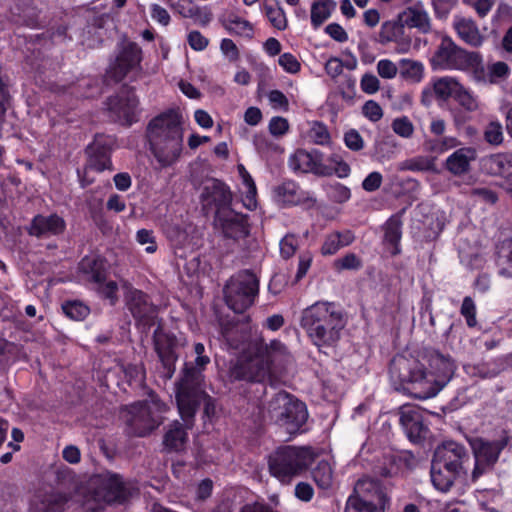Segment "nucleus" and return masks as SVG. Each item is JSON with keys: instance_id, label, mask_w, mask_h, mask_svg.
<instances>
[{"instance_id": "1", "label": "nucleus", "mask_w": 512, "mask_h": 512, "mask_svg": "<svg viewBox=\"0 0 512 512\" xmlns=\"http://www.w3.org/2000/svg\"><path fill=\"white\" fill-rule=\"evenodd\" d=\"M424 359L429 366L428 372L425 364L404 356L394 357L389 368L391 377L409 384L412 396L421 400L436 396L450 381L456 368L449 355L436 350L428 351Z\"/></svg>"}, {"instance_id": "2", "label": "nucleus", "mask_w": 512, "mask_h": 512, "mask_svg": "<svg viewBox=\"0 0 512 512\" xmlns=\"http://www.w3.org/2000/svg\"><path fill=\"white\" fill-rule=\"evenodd\" d=\"M346 324L343 309L334 302L317 301L301 312L300 326L319 350L335 347Z\"/></svg>"}, {"instance_id": "3", "label": "nucleus", "mask_w": 512, "mask_h": 512, "mask_svg": "<svg viewBox=\"0 0 512 512\" xmlns=\"http://www.w3.org/2000/svg\"><path fill=\"white\" fill-rule=\"evenodd\" d=\"M147 137L159 167L172 166L183 148L182 116L174 110L156 116L147 126Z\"/></svg>"}, {"instance_id": "4", "label": "nucleus", "mask_w": 512, "mask_h": 512, "mask_svg": "<svg viewBox=\"0 0 512 512\" xmlns=\"http://www.w3.org/2000/svg\"><path fill=\"white\" fill-rule=\"evenodd\" d=\"M203 375L199 370L186 365L182 377L177 383L176 401L179 413L188 428L193 426L195 412L204 402V413L211 417L215 414V404L202 388Z\"/></svg>"}, {"instance_id": "5", "label": "nucleus", "mask_w": 512, "mask_h": 512, "mask_svg": "<svg viewBox=\"0 0 512 512\" xmlns=\"http://www.w3.org/2000/svg\"><path fill=\"white\" fill-rule=\"evenodd\" d=\"M315 456L311 447L281 446L269 456V472L281 483L289 484L308 470Z\"/></svg>"}, {"instance_id": "6", "label": "nucleus", "mask_w": 512, "mask_h": 512, "mask_svg": "<svg viewBox=\"0 0 512 512\" xmlns=\"http://www.w3.org/2000/svg\"><path fill=\"white\" fill-rule=\"evenodd\" d=\"M267 413L290 435L299 433L308 419L306 405L285 391L277 392L269 400Z\"/></svg>"}, {"instance_id": "7", "label": "nucleus", "mask_w": 512, "mask_h": 512, "mask_svg": "<svg viewBox=\"0 0 512 512\" xmlns=\"http://www.w3.org/2000/svg\"><path fill=\"white\" fill-rule=\"evenodd\" d=\"M510 440L511 437L506 430L500 431L493 438L477 436L468 440L474 457L472 482H476L482 475L494 469Z\"/></svg>"}, {"instance_id": "8", "label": "nucleus", "mask_w": 512, "mask_h": 512, "mask_svg": "<svg viewBox=\"0 0 512 512\" xmlns=\"http://www.w3.org/2000/svg\"><path fill=\"white\" fill-rule=\"evenodd\" d=\"M271 354L263 345L255 344L231 363L229 376L235 381L263 382L270 375Z\"/></svg>"}, {"instance_id": "9", "label": "nucleus", "mask_w": 512, "mask_h": 512, "mask_svg": "<svg viewBox=\"0 0 512 512\" xmlns=\"http://www.w3.org/2000/svg\"><path fill=\"white\" fill-rule=\"evenodd\" d=\"M330 165L322 163V153L318 150H297L289 159L290 168L297 172L313 173L317 176L328 177L333 174L339 178L350 175V166L338 154H332L328 158Z\"/></svg>"}, {"instance_id": "10", "label": "nucleus", "mask_w": 512, "mask_h": 512, "mask_svg": "<svg viewBox=\"0 0 512 512\" xmlns=\"http://www.w3.org/2000/svg\"><path fill=\"white\" fill-rule=\"evenodd\" d=\"M167 409V405L154 394L149 400L132 404L126 417L130 433L138 437L148 435L162 423V414Z\"/></svg>"}, {"instance_id": "11", "label": "nucleus", "mask_w": 512, "mask_h": 512, "mask_svg": "<svg viewBox=\"0 0 512 512\" xmlns=\"http://www.w3.org/2000/svg\"><path fill=\"white\" fill-rule=\"evenodd\" d=\"M223 292L227 306L235 313H243L259 293V279L250 270L239 271L229 279Z\"/></svg>"}, {"instance_id": "12", "label": "nucleus", "mask_w": 512, "mask_h": 512, "mask_svg": "<svg viewBox=\"0 0 512 512\" xmlns=\"http://www.w3.org/2000/svg\"><path fill=\"white\" fill-rule=\"evenodd\" d=\"M432 62L442 69L478 70L482 67V57L478 52H468L457 46L452 39L444 37L438 46Z\"/></svg>"}, {"instance_id": "13", "label": "nucleus", "mask_w": 512, "mask_h": 512, "mask_svg": "<svg viewBox=\"0 0 512 512\" xmlns=\"http://www.w3.org/2000/svg\"><path fill=\"white\" fill-rule=\"evenodd\" d=\"M352 501L385 512L390 505L388 487L378 479L365 475L356 481L353 494L347 499V502Z\"/></svg>"}, {"instance_id": "14", "label": "nucleus", "mask_w": 512, "mask_h": 512, "mask_svg": "<svg viewBox=\"0 0 512 512\" xmlns=\"http://www.w3.org/2000/svg\"><path fill=\"white\" fill-rule=\"evenodd\" d=\"M139 100L132 87L123 86L107 99L110 118L121 125L130 126L138 121Z\"/></svg>"}, {"instance_id": "15", "label": "nucleus", "mask_w": 512, "mask_h": 512, "mask_svg": "<svg viewBox=\"0 0 512 512\" xmlns=\"http://www.w3.org/2000/svg\"><path fill=\"white\" fill-rule=\"evenodd\" d=\"M432 460L442 465L446 470L450 469L465 475L467 473L466 464L470 461V455L464 445L454 441H446L436 448Z\"/></svg>"}, {"instance_id": "16", "label": "nucleus", "mask_w": 512, "mask_h": 512, "mask_svg": "<svg viewBox=\"0 0 512 512\" xmlns=\"http://www.w3.org/2000/svg\"><path fill=\"white\" fill-rule=\"evenodd\" d=\"M154 346L161 362L162 371L160 373L165 379H171L175 373V364L178 359L176 349L178 347L177 338L168 333L157 329L154 332Z\"/></svg>"}, {"instance_id": "17", "label": "nucleus", "mask_w": 512, "mask_h": 512, "mask_svg": "<svg viewBox=\"0 0 512 512\" xmlns=\"http://www.w3.org/2000/svg\"><path fill=\"white\" fill-rule=\"evenodd\" d=\"M214 224L226 238L238 240L249 234L247 216L231 208L215 211Z\"/></svg>"}, {"instance_id": "18", "label": "nucleus", "mask_w": 512, "mask_h": 512, "mask_svg": "<svg viewBox=\"0 0 512 512\" xmlns=\"http://www.w3.org/2000/svg\"><path fill=\"white\" fill-rule=\"evenodd\" d=\"M97 495L107 503H122L130 496V489L126 487L119 475L106 473L98 477Z\"/></svg>"}, {"instance_id": "19", "label": "nucleus", "mask_w": 512, "mask_h": 512, "mask_svg": "<svg viewBox=\"0 0 512 512\" xmlns=\"http://www.w3.org/2000/svg\"><path fill=\"white\" fill-rule=\"evenodd\" d=\"M200 199L204 206H214L216 211H220L230 208L232 193L225 183L212 178L204 183Z\"/></svg>"}, {"instance_id": "20", "label": "nucleus", "mask_w": 512, "mask_h": 512, "mask_svg": "<svg viewBox=\"0 0 512 512\" xmlns=\"http://www.w3.org/2000/svg\"><path fill=\"white\" fill-rule=\"evenodd\" d=\"M126 305L133 317L144 325H150L156 316V306L141 290H130L126 296Z\"/></svg>"}, {"instance_id": "21", "label": "nucleus", "mask_w": 512, "mask_h": 512, "mask_svg": "<svg viewBox=\"0 0 512 512\" xmlns=\"http://www.w3.org/2000/svg\"><path fill=\"white\" fill-rule=\"evenodd\" d=\"M141 62V49L136 43L127 44L115 62L110 66L107 74L115 82L121 81L133 68Z\"/></svg>"}, {"instance_id": "22", "label": "nucleus", "mask_w": 512, "mask_h": 512, "mask_svg": "<svg viewBox=\"0 0 512 512\" xmlns=\"http://www.w3.org/2000/svg\"><path fill=\"white\" fill-rule=\"evenodd\" d=\"M399 421L411 442H419L425 438L427 427L423 423L420 410L414 406L404 405L399 409Z\"/></svg>"}, {"instance_id": "23", "label": "nucleus", "mask_w": 512, "mask_h": 512, "mask_svg": "<svg viewBox=\"0 0 512 512\" xmlns=\"http://www.w3.org/2000/svg\"><path fill=\"white\" fill-rule=\"evenodd\" d=\"M65 228L66 223L59 215L38 214L32 219L28 227V233L37 238H49L62 234Z\"/></svg>"}, {"instance_id": "24", "label": "nucleus", "mask_w": 512, "mask_h": 512, "mask_svg": "<svg viewBox=\"0 0 512 512\" xmlns=\"http://www.w3.org/2000/svg\"><path fill=\"white\" fill-rule=\"evenodd\" d=\"M86 152L88 154V160L85 166L86 174L91 170L96 172L112 170L110 149L106 140L96 138L94 142L87 147Z\"/></svg>"}, {"instance_id": "25", "label": "nucleus", "mask_w": 512, "mask_h": 512, "mask_svg": "<svg viewBox=\"0 0 512 512\" xmlns=\"http://www.w3.org/2000/svg\"><path fill=\"white\" fill-rule=\"evenodd\" d=\"M274 200L283 206L299 205L309 199L306 192L300 189L299 185L286 180L273 188Z\"/></svg>"}, {"instance_id": "26", "label": "nucleus", "mask_w": 512, "mask_h": 512, "mask_svg": "<svg viewBox=\"0 0 512 512\" xmlns=\"http://www.w3.org/2000/svg\"><path fill=\"white\" fill-rule=\"evenodd\" d=\"M476 150L472 147H462L447 157L444 167L454 176L467 174L471 169V162L476 159Z\"/></svg>"}, {"instance_id": "27", "label": "nucleus", "mask_w": 512, "mask_h": 512, "mask_svg": "<svg viewBox=\"0 0 512 512\" xmlns=\"http://www.w3.org/2000/svg\"><path fill=\"white\" fill-rule=\"evenodd\" d=\"M176 420L172 422L163 437V446L167 452H180L184 450L188 440L186 422Z\"/></svg>"}, {"instance_id": "28", "label": "nucleus", "mask_w": 512, "mask_h": 512, "mask_svg": "<svg viewBox=\"0 0 512 512\" xmlns=\"http://www.w3.org/2000/svg\"><path fill=\"white\" fill-rule=\"evenodd\" d=\"M458 36L468 45L479 47L484 37L480 34L477 24L469 18L457 17L453 24Z\"/></svg>"}, {"instance_id": "29", "label": "nucleus", "mask_w": 512, "mask_h": 512, "mask_svg": "<svg viewBox=\"0 0 512 512\" xmlns=\"http://www.w3.org/2000/svg\"><path fill=\"white\" fill-rule=\"evenodd\" d=\"M70 498L66 493H46L38 496L34 505L39 512H64Z\"/></svg>"}, {"instance_id": "30", "label": "nucleus", "mask_w": 512, "mask_h": 512, "mask_svg": "<svg viewBox=\"0 0 512 512\" xmlns=\"http://www.w3.org/2000/svg\"><path fill=\"white\" fill-rule=\"evenodd\" d=\"M431 482L440 492H448L455 481L462 475L456 471L446 470L439 463L432 460L430 470Z\"/></svg>"}, {"instance_id": "31", "label": "nucleus", "mask_w": 512, "mask_h": 512, "mask_svg": "<svg viewBox=\"0 0 512 512\" xmlns=\"http://www.w3.org/2000/svg\"><path fill=\"white\" fill-rule=\"evenodd\" d=\"M400 15L404 26L417 28L422 33H428L431 30L430 18L424 10L409 7Z\"/></svg>"}, {"instance_id": "32", "label": "nucleus", "mask_w": 512, "mask_h": 512, "mask_svg": "<svg viewBox=\"0 0 512 512\" xmlns=\"http://www.w3.org/2000/svg\"><path fill=\"white\" fill-rule=\"evenodd\" d=\"M404 27L400 14L395 19L383 22L379 32V43L384 45L398 41L404 34Z\"/></svg>"}, {"instance_id": "33", "label": "nucleus", "mask_w": 512, "mask_h": 512, "mask_svg": "<svg viewBox=\"0 0 512 512\" xmlns=\"http://www.w3.org/2000/svg\"><path fill=\"white\" fill-rule=\"evenodd\" d=\"M178 11L183 17L190 18L201 26H206L212 20V13L209 9L200 7L191 1L179 5Z\"/></svg>"}, {"instance_id": "34", "label": "nucleus", "mask_w": 512, "mask_h": 512, "mask_svg": "<svg viewBox=\"0 0 512 512\" xmlns=\"http://www.w3.org/2000/svg\"><path fill=\"white\" fill-rule=\"evenodd\" d=\"M486 166L493 175H512V153H498L486 160Z\"/></svg>"}, {"instance_id": "35", "label": "nucleus", "mask_w": 512, "mask_h": 512, "mask_svg": "<svg viewBox=\"0 0 512 512\" xmlns=\"http://www.w3.org/2000/svg\"><path fill=\"white\" fill-rule=\"evenodd\" d=\"M402 221L399 216H392L384 226V239L387 243L392 245V255L400 253L399 243L402 236Z\"/></svg>"}, {"instance_id": "36", "label": "nucleus", "mask_w": 512, "mask_h": 512, "mask_svg": "<svg viewBox=\"0 0 512 512\" xmlns=\"http://www.w3.org/2000/svg\"><path fill=\"white\" fill-rule=\"evenodd\" d=\"M496 263L500 275L512 278V239L505 240L498 246Z\"/></svg>"}, {"instance_id": "37", "label": "nucleus", "mask_w": 512, "mask_h": 512, "mask_svg": "<svg viewBox=\"0 0 512 512\" xmlns=\"http://www.w3.org/2000/svg\"><path fill=\"white\" fill-rule=\"evenodd\" d=\"M336 4L333 0H314L311 6V23L320 27L330 16Z\"/></svg>"}, {"instance_id": "38", "label": "nucleus", "mask_w": 512, "mask_h": 512, "mask_svg": "<svg viewBox=\"0 0 512 512\" xmlns=\"http://www.w3.org/2000/svg\"><path fill=\"white\" fill-rule=\"evenodd\" d=\"M224 28L232 34L252 37L253 28L249 21L240 18L236 14H229L222 20Z\"/></svg>"}, {"instance_id": "39", "label": "nucleus", "mask_w": 512, "mask_h": 512, "mask_svg": "<svg viewBox=\"0 0 512 512\" xmlns=\"http://www.w3.org/2000/svg\"><path fill=\"white\" fill-rule=\"evenodd\" d=\"M460 85L455 78L442 77L433 83V91L438 99L447 100L449 97H454Z\"/></svg>"}, {"instance_id": "40", "label": "nucleus", "mask_w": 512, "mask_h": 512, "mask_svg": "<svg viewBox=\"0 0 512 512\" xmlns=\"http://www.w3.org/2000/svg\"><path fill=\"white\" fill-rule=\"evenodd\" d=\"M312 478L316 485L320 489H328L332 485L333 481V473L330 464L327 461H320L318 464L312 469Z\"/></svg>"}, {"instance_id": "41", "label": "nucleus", "mask_w": 512, "mask_h": 512, "mask_svg": "<svg viewBox=\"0 0 512 512\" xmlns=\"http://www.w3.org/2000/svg\"><path fill=\"white\" fill-rule=\"evenodd\" d=\"M401 75L412 82H419L423 77V65L420 62L403 59L400 62Z\"/></svg>"}, {"instance_id": "42", "label": "nucleus", "mask_w": 512, "mask_h": 512, "mask_svg": "<svg viewBox=\"0 0 512 512\" xmlns=\"http://www.w3.org/2000/svg\"><path fill=\"white\" fill-rule=\"evenodd\" d=\"M64 314L72 320H83L89 314V308L79 301L66 302L62 305Z\"/></svg>"}, {"instance_id": "43", "label": "nucleus", "mask_w": 512, "mask_h": 512, "mask_svg": "<svg viewBox=\"0 0 512 512\" xmlns=\"http://www.w3.org/2000/svg\"><path fill=\"white\" fill-rule=\"evenodd\" d=\"M265 14L269 22L278 30L287 28V18L283 9L279 6H265Z\"/></svg>"}, {"instance_id": "44", "label": "nucleus", "mask_w": 512, "mask_h": 512, "mask_svg": "<svg viewBox=\"0 0 512 512\" xmlns=\"http://www.w3.org/2000/svg\"><path fill=\"white\" fill-rule=\"evenodd\" d=\"M93 279L96 283L99 284V293L102 297L109 299L111 304H114L117 300V291L118 286L114 281H109L107 283H102L104 277L100 273H95L93 275Z\"/></svg>"}, {"instance_id": "45", "label": "nucleus", "mask_w": 512, "mask_h": 512, "mask_svg": "<svg viewBox=\"0 0 512 512\" xmlns=\"http://www.w3.org/2000/svg\"><path fill=\"white\" fill-rule=\"evenodd\" d=\"M325 190L329 198L336 203H344L351 197L350 189L341 183L329 184L325 187Z\"/></svg>"}, {"instance_id": "46", "label": "nucleus", "mask_w": 512, "mask_h": 512, "mask_svg": "<svg viewBox=\"0 0 512 512\" xmlns=\"http://www.w3.org/2000/svg\"><path fill=\"white\" fill-rule=\"evenodd\" d=\"M310 139L318 145H326L330 142V133L327 127L321 122H313L309 131Z\"/></svg>"}, {"instance_id": "47", "label": "nucleus", "mask_w": 512, "mask_h": 512, "mask_svg": "<svg viewBox=\"0 0 512 512\" xmlns=\"http://www.w3.org/2000/svg\"><path fill=\"white\" fill-rule=\"evenodd\" d=\"M362 266V260L355 253H347L334 262V267L338 271L359 270Z\"/></svg>"}, {"instance_id": "48", "label": "nucleus", "mask_w": 512, "mask_h": 512, "mask_svg": "<svg viewBox=\"0 0 512 512\" xmlns=\"http://www.w3.org/2000/svg\"><path fill=\"white\" fill-rule=\"evenodd\" d=\"M460 313L465 318L468 327L473 328L477 325L476 305L470 296L463 299Z\"/></svg>"}, {"instance_id": "49", "label": "nucleus", "mask_w": 512, "mask_h": 512, "mask_svg": "<svg viewBox=\"0 0 512 512\" xmlns=\"http://www.w3.org/2000/svg\"><path fill=\"white\" fill-rule=\"evenodd\" d=\"M484 139L492 145H499L503 141L502 125L499 122H490L484 131Z\"/></svg>"}, {"instance_id": "50", "label": "nucleus", "mask_w": 512, "mask_h": 512, "mask_svg": "<svg viewBox=\"0 0 512 512\" xmlns=\"http://www.w3.org/2000/svg\"><path fill=\"white\" fill-rule=\"evenodd\" d=\"M454 98L466 111L473 112L478 108L476 99L462 85Z\"/></svg>"}, {"instance_id": "51", "label": "nucleus", "mask_w": 512, "mask_h": 512, "mask_svg": "<svg viewBox=\"0 0 512 512\" xmlns=\"http://www.w3.org/2000/svg\"><path fill=\"white\" fill-rule=\"evenodd\" d=\"M393 131L403 137L410 138L414 132V126L407 117L397 118L392 122Z\"/></svg>"}, {"instance_id": "52", "label": "nucleus", "mask_w": 512, "mask_h": 512, "mask_svg": "<svg viewBox=\"0 0 512 512\" xmlns=\"http://www.w3.org/2000/svg\"><path fill=\"white\" fill-rule=\"evenodd\" d=\"M194 353L196 355L195 358V367L192 366L191 363H186L185 365H188L189 367H192L193 369H197L202 374V370L210 363V357L205 354V346L202 343H196L194 345ZM186 366H184V369Z\"/></svg>"}, {"instance_id": "53", "label": "nucleus", "mask_w": 512, "mask_h": 512, "mask_svg": "<svg viewBox=\"0 0 512 512\" xmlns=\"http://www.w3.org/2000/svg\"><path fill=\"white\" fill-rule=\"evenodd\" d=\"M406 168L411 171H432L435 168L434 159L417 157L407 162Z\"/></svg>"}, {"instance_id": "54", "label": "nucleus", "mask_w": 512, "mask_h": 512, "mask_svg": "<svg viewBox=\"0 0 512 512\" xmlns=\"http://www.w3.org/2000/svg\"><path fill=\"white\" fill-rule=\"evenodd\" d=\"M279 65L288 73L295 74L300 71L301 64L291 53H284L279 57Z\"/></svg>"}, {"instance_id": "55", "label": "nucleus", "mask_w": 512, "mask_h": 512, "mask_svg": "<svg viewBox=\"0 0 512 512\" xmlns=\"http://www.w3.org/2000/svg\"><path fill=\"white\" fill-rule=\"evenodd\" d=\"M345 145L352 151H359L364 147V141L360 133L355 129H350L344 135Z\"/></svg>"}, {"instance_id": "56", "label": "nucleus", "mask_w": 512, "mask_h": 512, "mask_svg": "<svg viewBox=\"0 0 512 512\" xmlns=\"http://www.w3.org/2000/svg\"><path fill=\"white\" fill-rule=\"evenodd\" d=\"M289 129L286 118L275 116L269 122V132L276 137L283 136Z\"/></svg>"}, {"instance_id": "57", "label": "nucleus", "mask_w": 512, "mask_h": 512, "mask_svg": "<svg viewBox=\"0 0 512 512\" xmlns=\"http://www.w3.org/2000/svg\"><path fill=\"white\" fill-rule=\"evenodd\" d=\"M137 241L141 245L148 244V246L145 248V251L147 253H154L157 249V245L155 243V238L153 235V232L151 230L147 229H141L137 232L136 235Z\"/></svg>"}, {"instance_id": "58", "label": "nucleus", "mask_w": 512, "mask_h": 512, "mask_svg": "<svg viewBox=\"0 0 512 512\" xmlns=\"http://www.w3.org/2000/svg\"><path fill=\"white\" fill-rule=\"evenodd\" d=\"M362 111L364 116L373 122L379 121L383 116L382 108L377 102L373 100L367 101L364 104Z\"/></svg>"}, {"instance_id": "59", "label": "nucleus", "mask_w": 512, "mask_h": 512, "mask_svg": "<svg viewBox=\"0 0 512 512\" xmlns=\"http://www.w3.org/2000/svg\"><path fill=\"white\" fill-rule=\"evenodd\" d=\"M470 195L488 204H495L498 200L497 194L486 187L473 188Z\"/></svg>"}, {"instance_id": "60", "label": "nucleus", "mask_w": 512, "mask_h": 512, "mask_svg": "<svg viewBox=\"0 0 512 512\" xmlns=\"http://www.w3.org/2000/svg\"><path fill=\"white\" fill-rule=\"evenodd\" d=\"M341 248H343V246L340 245L338 237L333 232L326 236L325 241L321 247V253L324 256L333 255Z\"/></svg>"}, {"instance_id": "61", "label": "nucleus", "mask_w": 512, "mask_h": 512, "mask_svg": "<svg viewBox=\"0 0 512 512\" xmlns=\"http://www.w3.org/2000/svg\"><path fill=\"white\" fill-rule=\"evenodd\" d=\"M298 241L293 235H286L280 242V252L284 258H290L296 252Z\"/></svg>"}, {"instance_id": "62", "label": "nucleus", "mask_w": 512, "mask_h": 512, "mask_svg": "<svg viewBox=\"0 0 512 512\" xmlns=\"http://www.w3.org/2000/svg\"><path fill=\"white\" fill-rule=\"evenodd\" d=\"M397 66L390 60L383 59L377 64L378 74L385 79H392L397 75Z\"/></svg>"}, {"instance_id": "63", "label": "nucleus", "mask_w": 512, "mask_h": 512, "mask_svg": "<svg viewBox=\"0 0 512 512\" xmlns=\"http://www.w3.org/2000/svg\"><path fill=\"white\" fill-rule=\"evenodd\" d=\"M383 181L381 173L371 172L362 182V188L367 192H374L380 188Z\"/></svg>"}, {"instance_id": "64", "label": "nucleus", "mask_w": 512, "mask_h": 512, "mask_svg": "<svg viewBox=\"0 0 512 512\" xmlns=\"http://www.w3.org/2000/svg\"><path fill=\"white\" fill-rule=\"evenodd\" d=\"M188 43L193 50L202 51L208 46L209 41L199 31H191L188 34Z\"/></svg>"}]
</instances>
